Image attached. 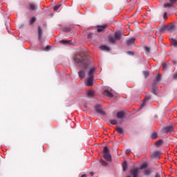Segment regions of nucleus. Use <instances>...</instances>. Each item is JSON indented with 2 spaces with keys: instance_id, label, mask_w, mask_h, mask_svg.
<instances>
[{
  "instance_id": "1",
  "label": "nucleus",
  "mask_w": 177,
  "mask_h": 177,
  "mask_svg": "<svg viewBox=\"0 0 177 177\" xmlns=\"http://www.w3.org/2000/svg\"><path fill=\"white\" fill-rule=\"evenodd\" d=\"M73 60L75 63L82 65L84 68H88V66H89V59L85 51L77 53L73 57Z\"/></svg>"
},
{
  "instance_id": "2",
  "label": "nucleus",
  "mask_w": 177,
  "mask_h": 177,
  "mask_svg": "<svg viewBox=\"0 0 177 177\" xmlns=\"http://www.w3.org/2000/svg\"><path fill=\"white\" fill-rule=\"evenodd\" d=\"M95 68H91L88 72V78L85 82L87 86H92L93 85V74H95Z\"/></svg>"
},
{
  "instance_id": "3",
  "label": "nucleus",
  "mask_w": 177,
  "mask_h": 177,
  "mask_svg": "<svg viewBox=\"0 0 177 177\" xmlns=\"http://www.w3.org/2000/svg\"><path fill=\"white\" fill-rule=\"evenodd\" d=\"M175 30V26L174 25H169V26H162L159 31L160 32H166V31L171 32V31H174Z\"/></svg>"
},
{
  "instance_id": "4",
  "label": "nucleus",
  "mask_w": 177,
  "mask_h": 177,
  "mask_svg": "<svg viewBox=\"0 0 177 177\" xmlns=\"http://www.w3.org/2000/svg\"><path fill=\"white\" fill-rule=\"evenodd\" d=\"M104 158L106 159V161H111V155H110V151H109L107 147L104 148Z\"/></svg>"
},
{
  "instance_id": "5",
  "label": "nucleus",
  "mask_w": 177,
  "mask_h": 177,
  "mask_svg": "<svg viewBox=\"0 0 177 177\" xmlns=\"http://www.w3.org/2000/svg\"><path fill=\"white\" fill-rule=\"evenodd\" d=\"M169 3H166L164 4L163 7L165 9H169V8H173L174 5L176 3L177 0H169Z\"/></svg>"
},
{
  "instance_id": "6",
  "label": "nucleus",
  "mask_w": 177,
  "mask_h": 177,
  "mask_svg": "<svg viewBox=\"0 0 177 177\" xmlns=\"http://www.w3.org/2000/svg\"><path fill=\"white\" fill-rule=\"evenodd\" d=\"M150 99H151V95H148V96L145 97L142 103L141 104V106L140 107V110H141V109H143V107L146 106V102L147 101L150 100Z\"/></svg>"
},
{
  "instance_id": "7",
  "label": "nucleus",
  "mask_w": 177,
  "mask_h": 177,
  "mask_svg": "<svg viewBox=\"0 0 177 177\" xmlns=\"http://www.w3.org/2000/svg\"><path fill=\"white\" fill-rule=\"evenodd\" d=\"M116 118L119 120H122V118H125V112L124 111H119L116 113Z\"/></svg>"
},
{
  "instance_id": "8",
  "label": "nucleus",
  "mask_w": 177,
  "mask_h": 177,
  "mask_svg": "<svg viewBox=\"0 0 177 177\" xmlns=\"http://www.w3.org/2000/svg\"><path fill=\"white\" fill-rule=\"evenodd\" d=\"M122 35H124V33H122V32L118 31L115 33V38L117 41H120Z\"/></svg>"
},
{
  "instance_id": "9",
  "label": "nucleus",
  "mask_w": 177,
  "mask_h": 177,
  "mask_svg": "<svg viewBox=\"0 0 177 177\" xmlns=\"http://www.w3.org/2000/svg\"><path fill=\"white\" fill-rule=\"evenodd\" d=\"M95 111H104V110H106V109L103 108L102 104H97L95 106Z\"/></svg>"
},
{
  "instance_id": "10",
  "label": "nucleus",
  "mask_w": 177,
  "mask_h": 177,
  "mask_svg": "<svg viewBox=\"0 0 177 177\" xmlns=\"http://www.w3.org/2000/svg\"><path fill=\"white\" fill-rule=\"evenodd\" d=\"M103 95L107 96V97H113L114 96V95H113L109 90H104L103 91Z\"/></svg>"
},
{
  "instance_id": "11",
  "label": "nucleus",
  "mask_w": 177,
  "mask_h": 177,
  "mask_svg": "<svg viewBox=\"0 0 177 177\" xmlns=\"http://www.w3.org/2000/svg\"><path fill=\"white\" fill-rule=\"evenodd\" d=\"M174 131V125L167 126L165 128V132L168 133L169 132H173Z\"/></svg>"
},
{
  "instance_id": "12",
  "label": "nucleus",
  "mask_w": 177,
  "mask_h": 177,
  "mask_svg": "<svg viewBox=\"0 0 177 177\" xmlns=\"http://www.w3.org/2000/svg\"><path fill=\"white\" fill-rule=\"evenodd\" d=\"M42 28H41V26H38V39L39 41L42 40Z\"/></svg>"
},
{
  "instance_id": "13",
  "label": "nucleus",
  "mask_w": 177,
  "mask_h": 177,
  "mask_svg": "<svg viewBox=\"0 0 177 177\" xmlns=\"http://www.w3.org/2000/svg\"><path fill=\"white\" fill-rule=\"evenodd\" d=\"M160 81H161V75L158 74L156 76L155 81L153 82V84L155 85H158V84H160Z\"/></svg>"
},
{
  "instance_id": "14",
  "label": "nucleus",
  "mask_w": 177,
  "mask_h": 177,
  "mask_svg": "<svg viewBox=\"0 0 177 177\" xmlns=\"http://www.w3.org/2000/svg\"><path fill=\"white\" fill-rule=\"evenodd\" d=\"M133 44H135V38L131 37L127 40V45H129V46H130V45H133Z\"/></svg>"
},
{
  "instance_id": "15",
  "label": "nucleus",
  "mask_w": 177,
  "mask_h": 177,
  "mask_svg": "<svg viewBox=\"0 0 177 177\" xmlns=\"http://www.w3.org/2000/svg\"><path fill=\"white\" fill-rule=\"evenodd\" d=\"M104 28H107V25H104L102 26H98L97 31L98 32H102V31H103V30H104Z\"/></svg>"
},
{
  "instance_id": "16",
  "label": "nucleus",
  "mask_w": 177,
  "mask_h": 177,
  "mask_svg": "<svg viewBox=\"0 0 177 177\" xmlns=\"http://www.w3.org/2000/svg\"><path fill=\"white\" fill-rule=\"evenodd\" d=\"M78 75L80 78H85V72L84 71V70H80L78 73Z\"/></svg>"
},
{
  "instance_id": "17",
  "label": "nucleus",
  "mask_w": 177,
  "mask_h": 177,
  "mask_svg": "<svg viewBox=\"0 0 177 177\" xmlns=\"http://www.w3.org/2000/svg\"><path fill=\"white\" fill-rule=\"evenodd\" d=\"M60 44H64V45H71V41L70 40H60L59 41Z\"/></svg>"
},
{
  "instance_id": "18",
  "label": "nucleus",
  "mask_w": 177,
  "mask_h": 177,
  "mask_svg": "<svg viewBox=\"0 0 177 177\" xmlns=\"http://www.w3.org/2000/svg\"><path fill=\"white\" fill-rule=\"evenodd\" d=\"M151 172H153L151 169H147L144 171V175H145V176H149V175H151Z\"/></svg>"
},
{
  "instance_id": "19",
  "label": "nucleus",
  "mask_w": 177,
  "mask_h": 177,
  "mask_svg": "<svg viewBox=\"0 0 177 177\" xmlns=\"http://www.w3.org/2000/svg\"><path fill=\"white\" fill-rule=\"evenodd\" d=\"M109 41L110 44H115V41L117 40L115 39V37L110 36L109 37Z\"/></svg>"
},
{
  "instance_id": "20",
  "label": "nucleus",
  "mask_w": 177,
  "mask_h": 177,
  "mask_svg": "<svg viewBox=\"0 0 177 177\" xmlns=\"http://www.w3.org/2000/svg\"><path fill=\"white\" fill-rule=\"evenodd\" d=\"M116 131L118 132L119 135L124 133V129L122 127H118Z\"/></svg>"
},
{
  "instance_id": "21",
  "label": "nucleus",
  "mask_w": 177,
  "mask_h": 177,
  "mask_svg": "<svg viewBox=\"0 0 177 177\" xmlns=\"http://www.w3.org/2000/svg\"><path fill=\"white\" fill-rule=\"evenodd\" d=\"M100 49H101V50H106V52L110 50V48L107 46H101Z\"/></svg>"
},
{
  "instance_id": "22",
  "label": "nucleus",
  "mask_w": 177,
  "mask_h": 177,
  "mask_svg": "<svg viewBox=\"0 0 177 177\" xmlns=\"http://www.w3.org/2000/svg\"><path fill=\"white\" fill-rule=\"evenodd\" d=\"M171 45H173V46H175V48L177 47V41H176V39L171 38Z\"/></svg>"
},
{
  "instance_id": "23",
  "label": "nucleus",
  "mask_w": 177,
  "mask_h": 177,
  "mask_svg": "<svg viewBox=\"0 0 177 177\" xmlns=\"http://www.w3.org/2000/svg\"><path fill=\"white\" fill-rule=\"evenodd\" d=\"M93 113H96L97 114H100V115H106V111H96V112H91V114L93 115Z\"/></svg>"
},
{
  "instance_id": "24",
  "label": "nucleus",
  "mask_w": 177,
  "mask_h": 177,
  "mask_svg": "<svg viewBox=\"0 0 177 177\" xmlns=\"http://www.w3.org/2000/svg\"><path fill=\"white\" fill-rule=\"evenodd\" d=\"M122 168H123L124 172H125V171H127V168H128V163H127V162H124L122 164Z\"/></svg>"
},
{
  "instance_id": "25",
  "label": "nucleus",
  "mask_w": 177,
  "mask_h": 177,
  "mask_svg": "<svg viewBox=\"0 0 177 177\" xmlns=\"http://www.w3.org/2000/svg\"><path fill=\"white\" fill-rule=\"evenodd\" d=\"M156 85L154 83L152 84V93L156 94V92H157L158 91V88H157V87H156Z\"/></svg>"
},
{
  "instance_id": "26",
  "label": "nucleus",
  "mask_w": 177,
  "mask_h": 177,
  "mask_svg": "<svg viewBox=\"0 0 177 177\" xmlns=\"http://www.w3.org/2000/svg\"><path fill=\"white\" fill-rule=\"evenodd\" d=\"M61 6H62V4L60 3H59L57 6H55L54 7L55 12H57V10H59V9H60Z\"/></svg>"
},
{
  "instance_id": "27",
  "label": "nucleus",
  "mask_w": 177,
  "mask_h": 177,
  "mask_svg": "<svg viewBox=\"0 0 177 177\" xmlns=\"http://www.w3.org/2000/svg\"><path fill=\"white\" fill-rule=\"evenodd\" d=\"M109 123L111 124V125H117L118 122H117L115 120H110Z\"/></svg>"
},
{
  "instance_id": "28",
  "label": "nucleus",
  "mask_w": 177,
  "mask_h": 177,
  "mask_svg": "<svg viewBox=\"0 0 177 177\" xmlns=\"http://www.w3.org/2000/svg\"><path fill=\"white\" fill-rule=\"evenodd\" d=\"M29 6H30V9L31 10H35V9H37V8L35 7V4H33V3H30Z\"/></svg>"
},
{
  "instance_id": "29",
  "label": "nucleus",
  "mask_w": 177,
  "mask_h": 177,
  "mask_svg": "<svg viewBox=\"0 0 177 177\" xmlns=\"http://www.w3.org/2000/svg\"><path fill=\"white\" fill-rule=\"evenodd\" d=\"M87 96L88 97H93V93L92 92V91H88L87 92Z\"/></svg>"
},
{
  "instance_id": "30",
  "label": "nucleus",
  "mask_w": 177,
  "mask_h": 177,
  "mask_svg": "<svg viewBox=\"0 0 177 177\" xmlns=\"http://www.w3.org/2000/svg\"><path fill=\"white\" fill-rule=\"evenodd\" d=\"M151 139H157L158 136H157V133H153L151 136Z\"/></svg>"
},
{
  "instance_id": "31",
  "label": "nucleus",
  "mask_w": 177,
  "mask_h": 177,
  "mask_svg": "<svg viewBox=\"0 0 177 177\" xmlns=\"http://www.w3.org/2000/svg\"><path fill=\"white\" fill-rule=\"evenodd\" d=\"M36 21H37V18L32 17V18L30 19V24H33L34 23H35Z\"/></svg>"
},
{
  "instance_id": "32",
  "label": "nucleus",
  "mask_w": 177,
  "mask_h": 177,
  "mask_svg": "<svg viewBox=\"0 0 177 177\" xmlns=\"http://www.w3.org/2000/svg\"><path fill=\"white\" fill-rule=\"evenodd\" d=\"M153 157H160V152H158V151L153 152Z\"/></svg>"
},
{
  "instance_id": "33",
  "label": "nucleus",
  "mask_w": 177,
  "mask_h": 177,
  "mask_svg": "<svg viewBox=\"0 0 177 177\" xmlns=\"http://www.w3.org/2000/svg\"><path fill=\"white\" fill-rule=\"evenodd\" d=\"M160 145H162V140H158L156 142V146H160Z\"/></svg>"
},
{
  "instance_id": "34",
  "label": "nucleus",
  "mask_w": 177,
  "mask_h": 177,
  "mask_svg": "<svg viewBox=\"0 0 177 177\" xmlns=\"http://www.w3.org/2000/svg\"><path fill=\"white\" fill-rule=\"evenodd\" d=\"M145 50L146 53H150V48L149 47L145 46Z\"/></svg>"
},
{
  "instance_id": "35",
  "label": "nucleus",
  "mask_w": 177,
  "mask_h": 177,
  "mask_svg": "<svg viewBox=\"0 0 177 177\" xmlns=\"http://www.w3.org/2000/svg\"><path fill=\"white\" fill-rule=\"evenodd\" d=\"M167 68H168V64H163V71H166Z\"/></svg>"
},
{
  "instance_id": "36",
  "label": "nucleus",
  "mask_w": 177,
  "mask_h": 177,
  "mask_svg": "<svg viewBox=\"0 0 177 177\" xmlns=\"http://www.w3.org/2000/svg\"><path fill=\"white\" fill-rule=\"evenodd\" d=\"M143 74H144L145 78H147V77H149V72H147V71H144V72H143Z\"/></svg>"
},
{
  "instance_id": "37",
  "label": "nucleus",
  "mask_w": 177,
  "mask_h": 177,
  "mask_svg": "<svg viewBox=\"0 0 177 177\" xmlns=\"http://www.w3.org/2000/svg\"><path fill=\"white\" fill-rule=\"evenodd\" d=\"M64 30L66 32H70V28H64Z\"/></svg>"
},
{
  "instance_id": "38",
  "label": "nucleus",
  "mask_w": 177,
  "mask_h": 177,
  "mask_svg": "<svg viewBox=\"0 0 177 177\" xmlns=\"http://www.w3.org/2000/svg\"><path fill=\"white\" fill-rule=\"evenodd\" d=\"M93 36V34H92V33L88 34V39H91V38H92Z\"/></svg>"
},
{
  "instance_id": "39",
  "label": "nucleus",
  "mask_w": 177,
  "mask_h": 177,
  "mask_svg": "<svg viewBox=\"0 0 177 177\" xmlns=\"http://www.w3.org/2000/svg\"><path fill=\"white\" fill-rule=\"evenodd\" d=\"M127 55H131V56H133V52L132 51H128Z\"/></svg>"
},
{
  "instance_id": "40",
  "label": "nucleus",
  "mask_w": 177,
  "mask_h": 177,
  "mask_svg": "<svg viewBox=\"0 0 177 177\" xmlns=\"http://www.w3.org/2000/svg\"><path fill=\"white\" fill-rule=\"evenodd\" d=\"M130 152H131V149H128L126 150V154H129Z\"/></svg>"
},
{
  "instance_id": "41",
  "label": "nucleus",
  "mask_w": 177,
  "mask_h": 177,
  "mask_svg": "<svg viewBox=\"0 0 177 177\" xmlns=\"http://www.w3.org/2000/svg\"><path fill=\"white\" fill-rule=\"evenodd\" d=\"M174 80H177V73L173 76Z\"/></svg>"
},
{
  "instance_id": "42",
  "label": "nucleus",
  "mask_w": 177,
  "mask_h": 177,
  "mask_svg": "<svg viewBox=\"0 0 177 177\" xmlns=\"http://www.w3.org/2000/svg\"><path fill=\"white\" fill-rule=\"evenodd\" d=\"M75 125V123L74 122H71V127L74 128Z\"/></svg>"
},
{
  "instance_id": "43",
  "label": "nucleus",
  "mask_w": 177,
  "mask_h": 177,
  "mask_svg": "<svg viewBox=\"0 0 177 177\" xmlns=\"http://www.w3.org/2000/svg\"><path fill=\"white\" fill-rule=\"evenodd\" d=\"M102 165H104V166H106L107 165V162H104V161H102Z\"/></svg>"
},
{
  "instance_id": "44",
  "label": "nucleus",
  "mask_w": 177,
  "mask_h": 177,
  "mask_svg": "<svg viewBox=\"0 0 177 177\" xmlns=\"http://www.w3.org/2000/svg\"><path fill=\"white\" fill-rule=\"evenodd\" d=\"M155 177H161V175L158 173L156 174Z\"/></svg>"
},
{
  "instance_id": "45",
  "label": "nucleus",
  "mask_w": 177,
  "mask_h": 177,
  "mask_svg": "<svg viewBox=\"0 0 177 177\" xmlns=\"http://www.w3.org/2000/svg\"><path fill=\"white\" fill-rule=\"evenodd\" d=\"M146 167H147V165H146L145 164L142 165L141 166V168H146Z\"/></svg>"
},
{
  "instance_id": "46",
  "label": "nucleus",
  "mask_w": 177,
  "mask_h": 177,
  "mask_svg": "<svg viewBox=\"0 0 177 177\" xmlns=\"http://www.w3.org/2000/svg\"><path fill=\"white\" fill-rule=\"evenodd\" d=\"M167 12L164 13V15H163L164 19H165V17H167Z\"/></svg>"
},
{
  "instance_id": "47",
  "label": "nucleus",
  "mask_w": 177,
  "mask_h": 177,
  "mask_svg": "<svg viewBox=\"0 0 177 177\" xmlns=\"http://www.w3.org/2000/svg\"><path fill=\"white\" fill-rule=\"evenodd\" d=\"M174 64H177V61L176 60H173Z\"/></svg>"
},
{
  "instance_id": "48",
  "label": "nucleus",
  "mask_w": 177,
  "mask_h": 177,
  "mask_svg": "<svg viewBox=\"0 0 177 177\" xmlns=\"http://www.w3.org/2000/svg\"><path fill=\"white\" fill-rule=\"evenodd\" d=\"M46 49H50V46H46Z\"/></svg>"
},
{
  "instance_id": "49",
  "label": "nucleus",
  "mask_w": 177,
  "mask_h": 177,
  "mask_svg": "<svg viewBox=\"0 0 177 177\" xmlns=\"http://www.w3.org/2000/svg\"><path fill=\"white\" fill-rule=\"evenodd\" d=\"M81 177H86V174H83Z\"/></svg>"
},
{
  "instance_id": "50",
  "label": "nucleus",
  "mask_w": 177,
  "mask_h": 177,
  "mask_svg": "<svg viewBox=\"0 0 177 177\" xmlns=\"http://www.w3.org/2000/svg\"><path fill=\"white\" fill-rule=\"evenodd\" d=\"M90 175H91V176H93V172H91Z\"/></svg>"
},
{
  "instance_id": "51",
  "label": "nucleus",
  "mask_w": 177,
  "mask_h": 177,
  "mask_svg": "<svg viewBox=\"0 0 177 177\" xmlns=\"http://www.w3.org/2000/svg\"><path fill=\"white\" fill-rule=\"evenodd\" d=\"M84 107H86V105H84Z\"/></svg>"
},
{
  "instance_id": "52",
  "label": "nucleus",
  "mask_w": 177,
  "mask_h": 177,
  "mask_svg": "<svg viewBox=\"0 0 177 177\" xmlns=\"http://www.w3.org/2000/svg\"><path fill=\"white\" fill-rule=\"evenodd\" d=\"M176 110H177V109Z\"/></svg>"
}]
</instances>
